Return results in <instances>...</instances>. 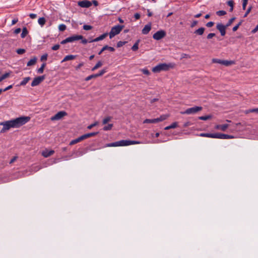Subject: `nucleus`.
<instances>
[{
	"instance_id": "obj_45",
	"label": "nucleus",
	"mask_w": 258,
	"mask_h": 258,
	"mask_svg": "<svg viewBox=\"0 0 258 258\" xmlns=\"http://www.w3.org/2000/svg\"><path fill=\"white\" fill-rule=\"evenodd\" d=\"M125 43H126L125 41H119L117 43V47H120L122 46L123 45H124Z\"/></svg>"
},
{
	"instance_id": "obj_50",
	"label": "nucleus",
	"mask_w": 258,
	"mask_h": 258,
	"mask_svg": "<svg viewBox=\"0 0 258 258\" xmlns=\"http://www.w3.org/2000/svg\"><path fill=\"white\" fill-rule=\"evenodd\" d=\"M97 124H98V122H95L94 123H92V124L88 125V127H87V128L89 129V130H90L92 127H93L95 126L96 125H97Z\"/></svg>"
},
{
	"instance_id": "obj_16",
	"label": "nucleus",
	"mask_w": 258,
	"mask_h": 258,
	"mask_svg": "<svg viewBox=\"0 0 258 258\" xmlns=\"http://www.w3.org/2000/svg\"><path fill=\"white\" fill-rule=\"evenodd\" d=\"M151 29V25L150 24L145 25L142 30L143 34H147Z\"/></svg>"
},
{
	"instance_id": "obj_55",
	"label": "nucleus",
	"mask_w": 258,
	"mask_h": 258,
	"mask_svg": "<svg viewBox=\"0 0 258 258\" xmlns=\"http://www.w3.org/2000/svg\"><path fill=\"white\" fill-rule=\"evenodd\" d=\"M29 17L30 18L34 19L37 17V15L35 14L31 13L29 14Z\"/></svg>"
},
{
	"instance_id": "obj_48",
	"label": "nucleus",
	"mask_w": 258,
	"mask_h": 258,
	"mask_svg": "<svg viewBox=\"0 0 258 258\" xmlns=\"http://www.w3.org/2000/svg\"><path fill=\"white\" fill-rule=\"evenodd\" d=\"M248 0H242V9L245 10L247 4Z\"/></svg>"
},
{
	"instance_id": "obj_15",
	"label": "nucleus",
	"mask_w": 258,
	"mask_h": 258,
	"mask_svg": "<svg viewBox=\"0 0 258 258\" xmlns=\"http://www.w3.org/2000/svg\"><path fill=\"white\" fill-rule=\"evenodd\" d=\"M229 125L228 124H218L215 126V128L216 130H221L222 131H225L227 128L228 127Z\"/></svg>"
},
{
	"instance_id": "obj_29",
	"label": "nucleus",
	"mask_w": 258,
	"mask_h": 258,
	"mask_svg": "<svg viewBox=\"0 0 258 258\" xmlns=\"http://www.w3.org/2000/svg\"><path fill=\"white\" fill-rule=\"evenodd\" d=\"M28 32L26 27H24L22 29V32L21 34V36L22 38H25L26 36L28 34Z\"/></svg>"
},
{
	"instance_id": "obj_20",
	"label": "nucleus",
	"mask_w": 258,
	"mask_h": 258,
	"mask_svg": "<svg viewBox=\"0 0 258 258\" xmlns=\"http://www.w3.org/2000/svg\"><path fill=\"white\" fill-rule=\"evenodd\" d=\"M235 63V62L234 60H223L222 64L225 66H229L230 65L234 64Z\"/></svg>"
},
{
	"instance_id": "obj_8",
	"label": "nucleus",
	"mask_w": 258,
	"mask_h": 258,
	"mask_svg": "<svg viewBox=\"0 0 258 258\" xmlns=\"http://www.w3.org/2000/svg\"><path fill=\"white\" fill-rule=\"evenodd\" d=\"M166 36V32L164 30H159L157 31L153 35V38L156 40H159Z\"/></svg>"
},
{
	"instance_id": "obj_58",
	"label": "nucleus",
	"mask_w": 258,
	"mask_h": 258,
	"mask_svg": "<svg viewBox=\"0 0 258 258\" xmlns=\"http://www.w3.org/2000/svg\"><path fill=\"white\" fill-rule=\"evenodd\" d=\"M13 87V86L12 85H9V86H8L7 87H6V88H5L4 89H3V92H5L6 91H8L9 90V89L12 88Z\"/></svg>"
},
{
	"instance_id": "obj_44",
	"label": "nucleus",
	"mask_w": 258,
	"mask_h": 258,
	"mask_svg": "<svg viewBox=\"0 0 258 258\" xmlns=\"http://www.w3.org/2000/svg\"><path fill=\"white\" fill-rule=\"evenodd\" d=\"M250 112H255L256 113H258V108L250 109L246 111V113H250Z\"/></svg>"
},
{
	"instance_id": "obj_14",
	"label": "nucleus",
	"mask_w": 258,
	"mask_h": 258,
	"mask_svg": "<svg viewBox=\"0 0 258 258\" xmlns=\"http://www.w3.org/2000/svg\"><path fill=\"white\" fill-rule=\"evenodd\" d=\"M54 153V151L52 150H49L47 149H45L42 152V155L45 157L47 158L51 155H53Z\"/></svg>"
},
{
	"instance_id": "obj_10",
	"label": "nucleus",
	"mask_w": 258,
	"mask_h": 258,
	"mask_svg": "<svg viewBox=\"0 0 258 258\" xmlns=\"http://www.w3.org/2000/svg\"><path fill=\"white\" fill-rule=\"evenodd\" d=\"M44 79L45 76H41L35 78L31 83V86L34 87L38 85Z\"/></svg>"
},
{
	"instance_id": "obj_11",
	"label": "nucleus",
	"mask_w": 258,
	"mask_h": 258,
	"mask_svg": "<svg viewBox=\"0 0 258 258\" xmlns=\"http://www.w3.org/2000/svg\"><path fill=\"white\" fill-rule=\"evenodd\" d=\"M92 5V2L88 0H83L78 2V5L81 8H88L91 7Z\"/></svg>"
},
{
	"instance_id": "obj_6",
	"label": "nucleus",
	"mask_w": 258,
	"mask_h": 258,
	"mask_svg": "<svg viewBox=\"0 0 258 258\" xmlns=\"http://www.w3.org/2000/svg\"><path fill=\"white\" fill-rule=\"evenodd\" d=\"M202 110V107L201 106H194L193 107L187 108L184 112H181V113L186 114H195Z\"/></svg>"
},
{
	"instance_id": "obj_37",
	"label": "nucleus",
	"mask_w": 258,
	"mask_h": 258,
	"mask_svg": "<svg viewBox=\"0 0 258 258\" xmlns=\"http://www.w3.org/2000/svg\"><path fill=\"white\" fill-rule=\"evenodd\" d=\"M111 119V117L110 116H107L104 118L102 120V123L103 124H106L108 122H109Z\"/></svg>"
},
{
	"instance_id": "obj_51",
	"label": "nucleus",
	"mask_w": 258,
	"mask_h": 258,
	"mask_svg": "<svg viewBox=\"0 0 258 258\" xmlns=\"http://www.w3.org/2000/svg\"><path fill=\"white\" fill-rule=\"evenodd\" d=\"M215 36V34L214 33H209L207 36V38L208 39H210L211 38H212L213 37H214Z\"/></svg>"
},
{
	"instance_id": "obj_24",
	"label": "nucleus",
	"mask_w": 258,
	"mask_h": 258,
	"mask_svg": "<svg viewBox=\"0 0 258 258\" xmlns=\"http://www.w3.org/2000/svg\"><path fill=\"white\" fill-rule=\"evenodd\" d=\"M140 40L139 39L134 44V45L132 47V50L134 51H137L139 48V44Z\"/></svg>"
},
{
	"instance_id": "obj_1",
	"label": "nucleus",
	"mask_w": 258,
	"mask_h": 258,
	"mask_svg": "<svg viewBox=\"0 0 258 258\" xmlns=\"http://www.w3.org/2000/svg\"><path fill=\"white\" fill-rule=\"evenodd\" d=\"M30 119L28 116H21L8 121L0 122V125L3 127L1 130V133H4L11 128H18L28 122Z\"/></svg>"
},
{
	"instance_id": "obj_4",
	"label": "nucleus",
	"mask_w": 258,
	"mask_h": 258,
	"mask_svg": "<svg viewBox=\"0 0 258 258\" xmlns=\"http://www.w3.org/2000/svg\"><path fill=\"white\" fill-rule=\"evenodd\" d=\"M169 117L168 114L161 115L159 117L153 119H146L144 120V123H156L160 121L165 120Z\"/></svg>"
},
{
	"instance_id": "obj_3",
	"label": "nucleus",
	"mask_w": 258,
	"mask_h": 258,
	"mask_svg": "<svg viewBox=\"0 0 258 258\" xmlns=\"http://www.w3.org/2000/svg\"><path fill=\"white\" fill-rule=\"evenodd\" d=\"M172 67L173 65L171 63H159L152 68V72L155 73H158L161 71H168L170 68Z\"/></svg>"
},
{
	"instance_id": "obj_22",
	"label": "nucleus",
	"mask_w": 258,
	"mask_h": 258,
	"mask_svg": "<svg viewBox=\"0 0 258 258\" xmlns=\"http://www.w3.org/2000/svg\"><path fill=\"white\" fill-rule=\"evenodd\" d=\"M107 35H108L107 33H104V34L101 35L100 36H99V37L95 38V41L97 42V41L102 40L104 39Z\"/></svg>"
},
{
	"instance_id": "obj_42",
	"label": "nucleus",
	"mask_w": 258,
	"mask_h": 258,
	"mask_svg": "<svg viewBox=\"0 0 258 258\" xmlns=\"http://www.w3.org/2000/svg\"><path fill=\"white\" fill-rule=\"evenodd\" d=\"M26 50L23 48H19L16 50V52L19 54H22L25 52Z\"/></svg>"
},
{
	"instance_id": "obj_23",
	"label": "nucleus",
	"mask_w": 258,
	"mask_h": 258,
	"mask_svg": "<svg viewBox=\"0 0 258 258\" xmlns=\"http://www.w3.org/2000/svg\"><path fill=\"white\" fill-rule=\"evenodd\" d=\"M37 58L34 57V58L31 59L27 63V66H31L35 64L36 62Z\"/></svg>"
},
{
	"instance_id": "obj_18",
	"label": "nucleus",
	"mask_w": 258,
	"mask_h": 258,
	"mask_svg": "<svg viewBox=\"0 0 258 258\" xmlns=\"http://www.w3.org/2000/svg\"><path fill=\"white\" fill-rule=\"evenodd\" d=\"M205 30V28L204 27H201L196 30L194 32V33L198 35H202L204 34Z\"/></svg>"
},
{
	"instance_id": "obj_63",
	"label": "nucleus",
	"mask_w": 258,
	"mask_h": 258,
	"mask_svg": "<svg viewBox=\"0 0 258 258\" xmlns=\"http://www.w3.org/2000/svg\"><path fill=\"white\" fill-rule=\"evenodd\" d=\"M21 28H18L15 30L14 33H15V34H19L21 32Z\"/></svg>"
},
{
	"instance_id": "obj_64",
	"label": "nucleus",
	"mask_w": 258,
	"mask_h": 258,
	"mask_svg": "<svg viewBox=\"0 0 258 258\" xmlns=\"http://www.w3.org/2000/svg\"><path fill=\"white\" fill-rule=\"evenodd\" d=\"M18 21V19L16 18V19H14L12 21V25H15V24H16Z\"/></svg>"
},
{
	"instance_id": "obj_17",
	"label": "nucleus",
	"mask_w": 258,
	"mask_h": 258,
	"mask_svg": "<svg viewBox=\"0 0 258 258\" xmlns=\"http://www.w3.org/2000/svg\"><path fill=\"white\" fill-rule=\"evenodd\" d=\"M105 49H107L111 52H113L115 51V49L113 47L109 46L108 45H105L98 52V54L100 55L103 52V51L105 50Z\"/></svg>"
},
{
	"instance_id": "obj_52",
	"label": "nucleus",
	"mask_w": 258,
	"mask_h": 258,
	"mask_svg": "<svg viewBox=\"0 0 258 258\" xmlns=\"http://www.w3.org/2000/svg\"><path fill=\"white\" fill-rule=\"evenodd\" d=\"M60 47V45L59 44H55L51 47L52 50H57Z\"/></svg>"
},
{
	"instance_id": "obj_33",
	"label": "nucleus",
	"mask_w": 258,
	"mask_h": 258,
	"mask_svg": "<svg viewBox=\"0 0 258 258\" xmlns=\"http://www.w3.org/2000/svg\"><path fill=\"white\" fill-rule=\"evenodd\" d=\"M112 127L113 124H108L107 125L104 126L103 130L105 131H110L112 129Z\"/></svg>"
},
{
	"instance_id": "obj_59",
	"label": "nucleus",
	"mask_w": 258,
	"mask_h": 258,
	"mask_svg": "<svg viewBox=\"0 0 258 258\" xmlns=\"http://www.w3.org/2000/svg\"><path fill=\"white\" fill-rule=\"evenodd\" d=\"M80 40H82V43L84 44H85L88 42V40L85 38H84L83 37L82 39H81Z\"/></svg>"
},
{
	"instance_id": "obj_28",
	"label": "nucleus",
	"mask_w": 258,
	"mask_h": 258,
	"mask_svg": "<svg viewBox=\"0 0 258 258\" xmlns=\"http://www.w3.org/2000/svg\"><path fill=\"white\" fill-rule=\"evenodd\" d=\"M46 22L45 19L44 17L40 18L38 20V24L41 26L43 27L45 24Z\"/></svg>"
},
{
	"instance_id": "obj_13",
	"label": "nucleus",
	"mask_w": 258,
	"mask_h": 258,
	"mask_svg": "<svg viewBox=\"0 0 258 258\" xmlns=\"http://www.w3.org/2000/svg\"><path fill=\"white\" fill-rule=\"evenodd\" d=\"M69 42H73L83 38L82 35H74L68 37Z\"/></svg>"
},
{
	"instance_id": "obj_47",
	"label": "nucleus",
	"mask_w": 258,
	"mask_h": 258,
	"mask_svg": "<svg viewBox=\"0 0 258 258\" xmlns=\"http://www.w3.org/2000/svg\"><path fill=\"white\" fill-rule=\"evenodd\" d=\"M92 28V27L90 25H84L83 26V29L85 30H90Z\"/></svg>"
},
{
	"instance_id": "obj_21",
	"label": "nucleus",
	"mask_w": 258,
	"mask_h": 258,
	"mask_svg": "<svg viewBox=\"0 0 258 258\" xmlns=\"http://www.w3.org/2000/svg\"><path fill=\"white\" fill-rule=\"evenodd\" d=\"M178 124L177 122H174L172 123H171L170 125L167 126L165 127V130H169L171 128H175L176 127H177Z\"/></svg>"
},
{
	"instance_id": "obj_2",
	"label": "nucleus",
	"mask_w": 258,
	"mask_h": 258,
	"mask_svg": "<svg viewBox=\"0 0 258 258\" xmlns=\"http://www.w3.org/2000/svg\"><path fill=\"white\" fill-rule=\"evenodd\" d=\"M141 142L137 141L131 140H120L117 142L108 144L107 147H118V146H127L131 145L140 144Z\"/></svg>"
},
{
	"instance_id": "obj_34",
	"label": "nucleus",
	"mask_w": 258,
	"mask_h": 258,
	"mask_svg": "<svg viewBox=\"0 0 258 258\" xmlns=\"http://www.w3.org/2000/svg\"><path fill=\"white\" fill-rule=\"evenodd\" d=\"M212 118L211 115H206V116H202L199 117V119L202 120H207Z\"/></svg>"
},
{
	"instance_id": "obj_41",
	"label": "nucleus",
	"mask_w": 258,
	"mask_h": 258,
	"mask_svg": "<svg viewBox=\"0 0 258 258\" xmlns=\"http://www.w3.org/2000/svg\"><path fill=\"white\" fill-rule=\"evenodd\" d=\"M80 142V141L79 138H78L75 140L71 141V142L70 143V145H73L76 144Z\"/></svg>"
},
{
	"instance_id": "obj_26",
	"label": "nucleus",
	"mask_w": 258,
	"mask_h": 258,
	"mask_svg": "<svg viewBox=\"0 0 258 258\" xmlns=\"http://www.w3.org/2000/svg\"><path fill=\"white\" fill-rule=\"evenodd\" d=\"M30 79L31 78L29 77L24 78L23 80L21 82L20 85L25 86L30 80Z\"/></svg>"
},
{
	"instance_id": "obj_5",
	"label": "nucleus",
	"mask_w": 258,
	"mask_h": 258,
	"mask_svg": "<svg viewBox=\"0 0 258 258\" xmlns=\"http://www.w3.org/2000/svg\"><path fill=\"white\" fill-rule=\"evenodd\" d=\"M123 27L124 26L119 25H117L113 27L109 33V38L111 39L116 35L118 34L121 31Z\"/></svg>"
},
{
	"instance_id": "obj_46",
	"label": "nucleus",
	"mask_w": 258,
	"mask_h": 258,
	"mask_svg": "<svg viewBox=\"0 0 258 258\" xmlns=\"http://www.w3.org/2000/svg\"><path fill=\"white\" fill-rule=\"evenodd\" d=\"M142 73L146 75H149L150 74V72L147 69H143L142 70Z\"/></svg>"
},
{
	"instance_id": "obj_49",
	"label": "nucleus",
	"mask_w": 258,
	"mask_h": 258,
	"mask_svg": "<svg viewBox=\"0 0 258 258\" xmlns=\"http://www.w3.org/2000/svg\"><path fill=\"white\" fill-rule=\"evenodd\" d=\"M47 56H48V55L46 53L42 55L40 58L41 60V61L46 60L47 58Z\"/></svg>"
},
{
	"instance_id": "obj_25",
	"label": "nucleus",
	"mask_w": 258,
	"mask_h": 258,
	"mask_svg": "<svg viewBox=\"0 0 258 258\" xmlns=\"http://www.w3.org/2000/svg\"><path fill=\"white\" fill-rule=\"evenodd\" d=\"M200 137H207V138H213L214 134L211 133H201L199 135Z\"/></svg>"
},
{
	"instance_id": "obj_36",
	"label": "nucleus",
	"mask_w": 258,
	"mask_h": 258,
	"mask_svg": "<svg viewBox=\"0 0 258 258\" xmlns=\"http://www.w3.org/2000/svg\"><path fill=\"white\" fill-rule=\"evenodd\" d=\"M216 14L218 16H222L226 14V12L223 10H220L216 12Z\"/></svg>"
},
{
	"instance_id": "obj_54",
	"label": "nucleus",
	"mask_w": 258,
	"mask_h": 258,
	"mask_svg": "<svg viewBox=\"0 0 258 258\" xmlns=\"http://www.w3.org/2000/svg\"><path fill=\"white\" fill-rule=\"evenodd\" d=\"M251 9V7H249V8L247 10L245 14L244 15V17H246L247 15L250 13Z\"/></svg>"
},
{
	"instance_id": "obj_32",
	"label": "nucleus",
	"mask_w": 258,
	"mask_h": 258,
	"mask_svg": "<svg viewBox=\"0 0 258 258\" xmlns=\"http://www.w3.org/2000/svg\"><path fill=\"white\" fill-rule=\"evenodd\" d=\"M107 72V68H104L101 71L99 72V73L97 74H95L96 75L97 77H100L102 76L103 74H104Z\"/></svg>"
},
{
	"instance_id": "obj_19",
	"label": "nucleus",
	"mask_w": 258,
	"mask_h": 258,
	"mask_svg": "<svg viewBox=\"0 0 258 258\" xmlns=\"http://www.w3.org/2000/svg\"><path fill=\"white\" fill-rule=\"evenodd\" d=\"M75 58H76V56L75 55H66L63 58V59L61 61V62L66 61H68V60H73V59H75Z\"/></svg>"
},
{
	"instance_id": "obj_31",
	"label": "nucleus",
	"mask_w": 258,
	"mask_h": 258,
	"mask_svg": "<svg viewBox=\"0 0 258 258\" xmlns=\"http://www.w3.org/2000/svg\"><path fill=\"white\" fill-rule=\"evenodd\" d=\"M103 63L101 61H99L95 66L92 69V71H94L98 68H100L102 66Z\"/></svg>"
},
{
	"instance_id": "obj_39",
	"label": "nucleus",
	"mask_w": 258,
	"mask_h": 258,
	"mask_svg": "<svg viewBox=\"0 0 258 258\" xmlns=\"http://www.w3.org/2000/svg\"><path fill=\"white\" fill-rule=\"evenodd\" d=\"M66 28H67V27H66V25L63 24L59 25L58 26L59 30L60 31H64L66 29Z\"/></svg>"
},
{
	"instance_id": "obj_38",
	"label": "nucleus",
	"mask_w": 258,
	"mask_h": 258,
	"mask_svg": "<svg viewBox=\"0 0 258 258\" xmlns=\"http://www.w3.org/2000/svg\"><path fill=\"white\" fill-rule=\"evenodd\" d=\"M95 78H97L96 75L93 74V75H90V76H88L87 77H86L85 78V81H88L91 80L92 79Z\"/></svg>"
},
{
	"instance_id": "obj_12",
	"label": "nucleus",
	"mask_w": 258,
	"mask_h": 258,
	"mask_svg": "<svg viewBox=\"0 0 258 258\" xmlns=\"http://www.w3.org/2000/svg\"><path fill=\"white\" fill-rule=\"evenodd\" d=\"M227 27L221 23L217 24L216 28L220 31L221 36H223L226 34V29Z\"/></svg>"
},
{
	"instance_id": "obj_56",
	"label": "nucleus",
	"mask_w": 258,
	"mask_h": 258,
	"mask_svg": "<svg viewBox=\"0 0 258 258\" xmlns=\"http://www.w3.org/2000/svg\"><path fill=\"white\" fill-rule=\"evenodd\" d=\"M240 25V23H239V24H238L237 25H236V26L233 27V28L232 29L233 31H234V32L236 31L238 29Z\"/></svg>"
},
{
	"instance_id": "obj_53",
	"label": "nucleus",
	"mask_w": 258,
	"mask_h": 258,
	"mask_svg": "<svg viewBox=\"0 0 258 258\" xmlns=\"http://www.w3.org/2000/svg\"><path fill=\"white\" fill-rule=\"evenodd\" d=\"M214 23L213 22H212V21H211V22H208V23L206 24V26H207V27L210 28V27H212V26L214 25Z\"/></svg>"
},
{
	"instance_id": "obj_30",
	"label": "nucleus",
	"mask_w": 258,
	"mask_h": 258,
	"mask_svg": "<svg viewBox=\"0 0 258 258\" xmlns=\"http://www.w3.org/2000/svg\"><path fill=\"white\" fill-rule=\"evenodd\" d=\"M227 5L230 7V9L229 10L230 12H232L233 10V7H234V2L232 0L228 1L227 2Z\"/></svg>"
},
{
	"instance_id": "obj_7",
	"label": "nucleus",
	"mask_w": 258,
	"mask_h": 258,
	"mask_svg": "<svg viewBox=\"0 0 258 258\" xmlns=\"http://www.w3.org/2000/svg\"><path fill=\"white\" fill-rule=\"evenodd\" d=\"M213 138L221 139H233L234 136L221 133H214Z\"/></svg>"
},
{
	"instance_id": "obj_57",
	"label": "nucleus",
	"mask_w": 258,
	"mask_h": 258,
	"mask_svg": "<svg viewBox=\"0 0 258 258\" xmlns=\"http://www.w3.org/2000/svg\"><path fill=\"white\" fill-rule=\"evenodd\" d=\"M17 158H18L17 156L13 157V158L10 160L9 163L12 164L13 162H14L17 160Z\"/></svg>"
},
{
	"instance_id": "obj_60",
	"label": "nucleus",
	"mask_w": 258,
	"mask_h": 258,
	"mask_svg": "<svg viewBox=\"0 0 258 258\" xmlns=\"http://www.w3.org/2000/svg\"><path fill=\"white\" fill-rule=\"evenodd\" d=\"M198 24V21L195 20L191 24V27H195Z\"/></svg>"
},
{
	"instance_id": "obj_61",
	"label": "nucleus",
	"mask_w": 258,
	"mask_h": 258,
	"mask_svg": "<svg viewBox=\"0 0 258 258\" xmlns=\"http://www.w3.org/2000/svg\"><path fill=\"white\" fill-rule=\"evenodd\" d=\"M67 43H69L68 37L67 38H66L65 39L63 40L61 42V44H66Z\"/></svg>"
},
{
	"instance_id": "obj_40",
	"label": "nucleus",
	"mask_w": 258,
	"mask_h": 258,
	"mask_svg": "<svg viewBox=\"0 0 258 258\" xmlns=\"http://www.w3.org/2000/svg\"><path fill=\"white\" fill-rule=\"evenodd\" d=\"M222 61H223V60L218 59V58H213L212 59V62L219 63V64H222Z\"/></svg>"
},
{
	"instance_id": "obj_9",
	"label": "nucleus",
	"mask_w": 258,
	"mask_h": 258,
	"mask_svg": "<svg viewBox=\"0 0 258 258\" xmlns=\"http://www.w3.org/2000/svg\"><path fill=\"white\" fill-rule=\"evenodd\" d=\"M67 114V112L64 111H61L57 112L56 114L51 117V120H59L63 116Z\"/></svg>"
},
{
	"instance_id": "obj_27",
	"label": "nucleus",
	"mask_w": 258,
	"mask_h": 258,
	"mask_svg": "<svg viewBox=\"0 0 258 258\" xmlns=\"http://www.w3.org/2000/svg\"><path fill=\"white\" fill-rule=\"evenodd\" d=\"M11 73V72H8V73H6L5 74H4L2 76H1L0 77V82L1 81H2L3 80H4V79L9 77Z\"/></svg>"
},
{
	"instance_id": "obj_35",
	"label": "nucleus",
	"mask_w": 258,
	"mask_h": 258,
	"mask_svg": "<svg viewBox=\"0 0 258 258\" xmlns=\"http://www.w3.org/2000/svg\"><path fill=\"white\" fill-rule=\"evenodd\" d=\"M45 66H46V64L45 63H43L41 65V67L37 70V73H39V74L42 73L43 72Z\"/></svg>"
},
{
	"instance_id": "obj_62",
	"label": "nucleus",
	"mask_w": 258,
	"mask_h": 258,
	"mask_svg": "<svg viewBox=\"0 0 258 258\" xmlns=\"http://www.w3.org/2000/svg\"><path fill=\"white\" fill-rule=\"evenodd\" d=\"M134 18L136 19V20H138L140 19V14H139V13H136L135 15H134Z\"/></svg>"
},
{
	"instance_id": "obj_43",
	"label": "nucleus",
	"mask_w": 258,
	"mask_h": 258,
	"mask_svg": "<svg viewBox=\"0 0 258 258\" xmlns=\"http://www.w3.org/2000/svg\"><path fill=\"white\" fill-rule=\"evenodd\" d=\"M235 19V18L234 17L231 18L228 21V23L226 24V27H227L230 26L232 24V23L233 22V21H234Z\"/></svg>"
}]
</instances>
